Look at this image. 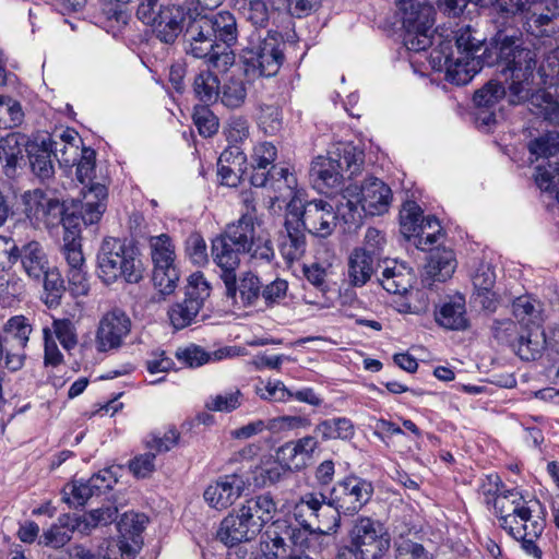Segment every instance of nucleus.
<instances>
[{"label": "nucleus", "instance_id": "1", "mask_svg": "<svg viewBox=\"0 0 559 559\" xmlns=\"http://www.w3.org/2000/svg\"><path fill=\"white\" fill-rule=\"evenodd\" d=\"M485 40L478 31L469 25L463 26L455 32L454 45L451 41L442 43L439 48L432 50L431 63L435 69L444 70L447 81L465 85L483 67H492L518 55L520 50H528L523 47L522 32L509 23L498 26L486 47Z\"/></svg>", "mask_w": 559, "mask_h": 559}, {"label": "nucleus", "instance_id": "2", "mask_svg": "<svg viewBox=\"0 0 559 559\" xmlns=\"http://www.w3.org/2000/svg\"><path fill=\"white\" fill-rule=\"evenodd\" d=\"M536 53L534 50H520L506 60L498 62L503 83L489 81L474 94L476 108H496L498 102L506 97L511 105L528 100L535 79Z\"/></svg>", "mask_w": 559, "mask_h": 559}, {"label": "nucleus", "instance_id": "3", "mask_svg": "<svg viewBox=\"0 0 559 559\" xmlns=\"http://www.w3.org/2000/svg\"><path fill=\"white\" fill-rule=\"evenodd\" d=\"M97 272L106 285L119 280L127 284H139L144 278L145 267L139 249L131 241L105 237L97 251Z\"/></svg>", "mask_w": 559, "mask_h": 559}, {"label": "nucleus", "instance_id": "4", "mask_svg": "<svg viewBox=\"0 0 559 559\" xmlns=\"http://www.w3.org/2000/svg\"><path fill=\"white\" fill-rule=\"evenodd\" d=\"M513 496L511 512L501 518V527L521 543L523 551L535 559H542L538 540L546 527V509L537 499L525 500L522 495Z\"/></svg>", "mask_w": 559, "mask_h": 559}, {"label": "nucleus", "instance_id": "5", "mask_svg": "<svg viewBox=\"0 0 559 559\" xmlns=\"http://www.w3.org/2000/svg\"><path fill=\"white\" fill-rule=\"evenodd\" d=\"M337 207V213L347 224H357L361 221V212L365 215H382L389 211L392 191L382 180L370 177L358 186L349 185L343 191Z\"/></svg>", "mask_w": 559, "mask_h": 559}, {"label": "nucleus", "instance_id": "6", "mask_svg": "<svg viewBox=\"0 0 559 559\" xmlns=\"http://www.w3.org/2000/svg\"><path fill=\"white\" fill-rule=\"evenodd\" d=\"M193 12L194 10L185 4L170 2L158 4V0H141L136 16L152 27L157 39L171 45L186 32Z\"/></svg>", "mask_w": 559, "mask_h": 559}, {"label": "nucleus", "instance_id": "7", "mask_svg": "<svg viewBox=\"0 0 559 559\" xmlns=\"http://www.w3.org/2000/svg\"><path fill=\"white\" fill-rule=\"evenodd\" d=\"M374 487L371 480L350 474L335 483L330 490V506L336 511L329 521H323L325 530L337 532L342 516H354L369 503Z\"/></svg>", "mask_w": 559, "mask_h": 559}, {"label": "nucleus", "instance_id": "8", "mask_svg": "<svg viewBox=\"0 0 559 559\" xmlns=\"http://www.w3.org/2000/svg\"><path fill=\"white\" fill-rule=\"evenodd\" d=\"M285 46L282 34L276 29H253L245 48L247 71L259 76L275 75L283 64Z\"/></svg>", "mask_w": 559, "mask_h": 559}, {"label": "nucleus", "instance_id": "9", "mask_svg": "<svg viewBox=\"0 0 559 559\" xmlns=\"http://www.w3.org/2000/svg\"><path fill=\"white\" fill-rule=\"evenodd\" d=\"M405 29L403 44L409 51L428 49L433 40L435 8L428 0H397Z\"/></svg>", "mask_w": 559, "mask_h": 559}, {"label": "nucleus", "instance_id": "10", "mask_svg": "<svg viewBox=\"0 0 559 559\" xmlns=\"http://www.w3.org/2000/svg\"><path fill=\"white\" fill-rule=\"evenodd\" d=\"M349 545L340 549L350 550L357 559H383L391 546V536L380 520L359 515L348 531Z\"/></svg>", "mask_w": 559, "mask_h": 559}, {"label": "nucleus", "instance_id": "11", "mask_svg": "<svg viewBox=\"0 0 559 559\" xmlns=\"http://www.w3.org/2000/svg\"><path fill=\"white\" fill-rule=\"evenodd\" d=\"M247 234L241 233L236 223L227 225L224 233L212 240L211 257L217 267V274L223 284L231 286L233 275L240 267L241 255L245 254Z\"/></svg>", "mask_w": 559, "mask_h": 559}, {"label": "nucleus", "instance_id": "12", "mask_svg": "<svg viewBox=\"0 0 559 559\" xmlns=\"http://www.w3.org/2000/svg\"><path fill=\"white\" fill-rule=\"evenodd\" d=\"M148 245L154 264L153 283L158 290L159 301L176 290L180 278L175 265V245L166 234L151 237Z\"/></svg>", "mask_w": 559, "mask_h": 559}, {"label": "nucleus", "instance_id": "13", "mask_svg": "<svg viewBox=\"0 0 559 559\" xmlns=\"http://www.w3.org/2000/svg\"><path fill=\"white\" fill-rule=\"evenodd\" d=\"M286 212L296 214L300 227L309 234L325 238L332 235L336 227L337 213L333 205L323 200H313L302 203L300 199L293 198L287 204Z\"/></svg>", "mask_w": 559, "mask_h": 559}, {"label": "nucleus", "instance_id": "14", "mask_svg": "<svg viewBox=\"0 0 559 559\" xmlns=\"http://www.w3.org/2000/svg\"><path fill=\"white\" fill-rule=\"evenodd\" d=\"M211 295V286L202 273H193L188 278L185 299L175 304L168 311L171 325L181 330L192 324Z\"/></svg>", "mask_w": 559, "mask_h": 559}, {"label": "nucleus", "instance_id": "15", "mask_svg": "<svg viewBox=\"0 0 559 559\" xmlns=\"http://www.w3.org/2000/svg\"><path fill=\"white\" fill-rule=\"evenodd\" d=\"M183 38L185 43L188 44L187 53L194 58L210 57L211 61L216 62L223 56L225 63L233 59L231 53L219 50L211 33L210 23L205 20V15L198 13L195 9L187 24Z\"/></svg>", "mask_w": 559, "mask_h": 559}, {"label": "nucleus", "instance_id": "16", "mask_svg": "<svg viewBox=\"0 0 559 559\" xmlns=\"http://www.w3.org/2000/svg\"><path fill=\"white\" fill-rule=\"evenodd\" d=\"M21 200L24 213L32 223L50 228L58 226L62 221L64 204L57 198L49 197L44 190L25 191Z\"/></svg>", "mask_w": 559, "mask_h": 559}, {"label": "nucleus", "instance_id": "17", "mask_svg": "<svg viewBox=\"0 0 559 559\" xmlns=\"http://www.w3.org/2000/svg\"><path fill=\"white\" fill-rule=\"evenodd\" d=\"M132 321L126 311L119 308L106 312L99 320L96 331V347L98 352L120 348L124 338L130 334Z\"/></svg>", "mask_w": 559, "mask_h": 559}, {"label": "nucleus", "instance_id": "18", "mask_svg": "<svg viewBox=\"0 0 559 559\" xmlns=\"http://www.w3.org/2000/svg\"><path fill=\"white\" fill-rule=\"evenodd\" d=\"M147 518L142 513L124 512L117 522L119 539L115 546L121 554V559H133L143 544L142 533Z\"/></svg>", "mask_w": 559, "mask_h": 559}, {"label": "nucleus", "instance_id": "19", "mask_svg": "<svg viewBox=\"0 0 559 559\" xmlns=\"http://www.w3.org/2000/svg\"><path fill=\"white\" fill-rule=\"evenodd\" d=\"M317 435H306L297 440H292L278 448L276 457L286 471L298 472L306 468L320 447Z\"/></svg>", "mask_w": 559, "mask_h": 559}, {"label": "nucleus", "instance_id": "20", "mask_svg": "<svg viewBox=\"0 0 559 559\" xmlns=\"http://www.w3.org/2000/svg\"><path fill=\"white\" fill-rule=\"evenodd\" d=\"M246 488V480L238 474L218 477L204 490L203 497L209 506L216 510H225L239 499Z\"/></svg>", "mask_w": 559, "mask_h": 559}, {"label": "nucleus", "instance_id": "21", "mask_svg": "<svg viewBox=\"0 0 559 559\" xmlns=\"http://www.w3.org/2000/svg\"><path fill=\"white\" fill-rule=\"evenodd\" d=\"M259 534L242 511L235 508L221 521L216 538L225 546L234 547L255 539Z\"/></svg>", "mask_w": 559, "mask_h": 559}, {"label": "nucleus", "instance_id": "22", "mask_svg": "<svg viewBox=\"0 0 559 559\" xmlns=\"http://www.w3.org/2000/svg\"><path fill=\"white\" fill-rule=\"evenodd\" d=\"M255 217L251 213L242 214L238 219V227L246 233L245 254L259 264L271 263L275 258V251L271 239L266 235L257 233L254 225Z\"/></svg>", "mask_w": 559, "mask_h": 559}, {"label": "nucleus", "instance_id": "23", "mask_svg": "<svg viewBox=\"0 0 559 559\" xmlns=\"http://www.w3.org/2000/svg\"><path fill=\"white\" fill-rule=\"evenodd\" d=\"M309 178L313 188L321 193H330L341 189L344 182L342 166L336 164L329 153L328 156L319 155L311 162Z\"/></svg>", "mask_w": 559, "mask_h": 559}, {"label": "nucleus", "instance_id": "24", "mask_svg": "<svg viewBox=\"0 0 559 559\" xmlns=\"http://www.w3.org/2000/svg\"><path fill=\"white\" fill-rule=\"evenodd\" d=\"M62 252L69 266L67 276L72 294L78 296L86 295L90 286L81 243L75 241L72 235H68Z\"/></svg>", "mask_w": 559, "mask_h": 559}, {"label": "nucleus", "instance_id": "25", "mask_svg": "<svg viewBox=\"0 0 559 559\" xmlns=\"http://www.w3.org/2000/svg\"><path fill=\"white\" fill-rule=\"evenodd\" d=\"M307 240L305 230L300 227L296 214L286 212L284 229L280 231L278 250L283 259L292 264L306 253Z\"/></svg>", "mask_w": 559, "mask_h": 559}, {"label": "nucleus", "instance_id": "26", "mask_svg": "<svg viewBox=\"0 0 559 559\" xmlns=\"http://www.w3.org/2000/svg\"><path fill=\"white\" fill-rule=\"evenodd\" d=\"M378 283L390 294H406L412 288L415 274L412 267L396 260L381 261Z\"/></svg>", "mask_w": 559, "mask_h": 559}, {"label": "nucleus", "instance_id": "27", "mask_svg": "<svg viewBox=\"0 0 559 559\" xmlns=\"http://www.w3.org/2000/svg\"><path fill=\"white\" fill-rule=\"evenodd\" d=\"M225 296L231 300L233 305L243 308L257 306L261 297L262 284L260 277L248 271L243 272L239 277L233 275L231 286L224 284Z\"/></svg>", "mask_w": 559, "mask_h": 559}, {"label": "nucleus", "instance_id": "28", "mask_svg": "<svg viewBox=\"0 0 559 559\" xmlns=\"http://www.w3.org/2000/svg\"><path fill=\"white\" fill-rule=\"evenodd\" d=\"M51 144L43 138L26 145V154L32 175L44 185H49L56 174Z\"/></svg>", "mask_w": 559, "mask_h": 559}, {"label": "nucleus", "instance_id": "29", "mask_svg": "<svg viewBox=\"0 0 559 559\" xmlns=\"http://www.w3.org/2000/svg\"><path fill=\"white\" fill-rule=\"evenodd\" d=\"M436 322L452 331H465L469 328L466 300L462 294L448 296L435 311Z\"/></svg>", "mask_w": 559, "mask_h": 559}, {"label": "nucleus", "instance_id": "30", "mask_svg": "<svg viewBox=\"0 0 559 559\" xmlns=\"http://www.w3.org/2000/svg\"><path fill=\"white\" fill-rule=\"evenodd\" d=\"M21 262L24 272L33 280H41L49 267L48 258L41 243L37 240L23 241L20 238L16 263Z\"/></svg>", "mask_w": 559, "mask_h": 559}, {"label": "nucleus", "instance_id": "31", "mask_svg": "<svg viewBox=\"0 0 559 559\" xmlns=\"http://www.w3.org/2000/svg\"><path fill=\"white\" fill-rule=\"evenodd\" d=\"M238 508L259 533L265 524L274 519L277 512V503L270 493L246 499Z\"/></svg>", "mask_w": 559, "mask_h": 559}, {"label": "nucleus", "instance_id": "32", "mask_svg": "<svg viewBox=\"0 0 559 559\" xmlns=\"http://www.w3.org/2000/svg\"><path fill=\"white\" fill-rule=\"evenodd\" d=\"M381 261L372 259L365 251L353 250L348 257L346 282L352 287H362L378 275Z\"/></svg>", "mask_w": 559, "mask_h": 559}, {"label": "nucleus", "instance_id": "33", "mask_svg": "<svg viewBox=\"0 0 559 559\" xmlns=\"http://www.w3.org/2000/svg\"><path fill=\"white\" fill-rule=\"evenodd\" d=\"M210 23V29L213 34L219 50H226L237 43L238 28L237 21L229 11H219L212 14H204Z\"/></svg>", "mask_w": 559, "mask_h": 559}, {"label": "nucleus", "instance_id": "34", "mask_svg": "<svg viewBox=\"0 0 559 559\" xmlns=\"http://www.w3.org/2000/svg\"><path fill=\"white\" fill-rule=\"evenodd\" d=\"M107 188L102 183H93L83 194L80 207H76L84 226L97 224L106 211Z\"/></svg>", "mask_w": 559, "mask_h": 559}, {"label": "nucleus", "instance_id": "35", "mask_svg": "<svg viewBox=\"0 0 559 559\" xmlns=\"http://www.w3.org/2000/svg\"><path fill=\"white\" fill-rule=\"evenodd\" d=\"M336 164L342 166V173L348 179L360 174L365 163V152L352 142H337L329 151Z\"/></svg>", "mask_w": 559, "mask_h": 559}, {"label": "nucleus", "instance_id": "36", "mask_svg": "<svg viewBox=\"0 0 559 559\" xmlns=\"http://www.w3.org/2000/svg\"><path fill=\"white\" fill-rule=\"evenodd\" d=\"M277 156L276 147L270 142H263L254 146L251 156L252 174L250 182L252 186L262 188L267 186V170Z\"/></svg>", "mask_w": 559, "mask_h": 559}, {"label": "nucleus", "instance_id": "37", "mask_svg": "<svg viewBox=\"0 0 559 559\" xmlns=\"http://www.w3.org/2000/svg\"><path fill=\"white\" fill-rule=\"evenodd\" d=\"M546 346L544 330L539 324H527V328L521 329L519 341L513 348L523 360H536L540 357Z\"/></svg>", "mask_w": 559, "mask_h": 559}, {"label": "nucleus", "instance_id": "38", "mask_svg": "<svg viewBox=\"0 0 559 559\" xmlns=\"http://www.w3.org/2000/svg\"><path fill=\"white\" fill-rule=\"evenodd\" d=\"M118 512L117 506L107 502L99 508L90 510L82 516L75 515L74 526L78 533L90 535L93 530L114 523L118 519Z\"/></svg>", "mask_w": 559, "mask_h": 559}, {"label": "nucleus", "instance_id": "39", "mask_svg": "<svg viewBox=\"0 0 559 559\" xmlns=\"http://www.w3.org/2000/svg\"><path fill=\"white\" fill-rule=\"evenodd\" d=\"M320 442L330 440L349 441L355 436V426L347 417H334L320 420L313 429Z\"/></svg>", "mask_w": 559, "mask_h": 559}, {"label": "nucleus", "instance_id": "40", "mask_svg": "<svg viewBox=\"0 0 559 559\" xmlns=\"http://www.w3.org/2000/svg\"><path fill=\"white\" fill-rule=\"evenodd\" d=\"M528 100L534 107L535 115L543 117L551 124L559 126V94H551L545 90L535 91L533 86Z\"/></svg>", "mask_w": 559, "mask_h": 559}, {"label": "nucleus", "instance_id": "41", "mask_svg": "<svg viewBox=\"0 0 559 559\" xmlns=\"http://www.w3.org/2000/svg\"><path fill=\"white\" fill-rule=\"evenodd\" d=\"M75 515L62 514L58 518V523L50 526L41 538L43 543L51 548H61L71 539V534L78 532L74 526Z\"/></svg>", "mask_w": 559, "mask_h": 559}, {"label": "nucleus", "instance_id": "42", "mask_svg": "<svg viewBox=\"0 0 559 559\" xmlns=\"http://www.w3.org/2000/svg\"><path fill=\"white\" fill-rule=\"evenodd\" d=\"M552 5L550 1L547 3L545 10L540 13H532L526 22L525 29L534 35L535 37L550 36L555 34L557 27V21L559 20L557 14L552 12Z\"/></svg>", "mask_w": 559, "mask_h": 559}, {"label": "nucleus", "instance_id": "43", "mask_svg": "<svg viewBox=\"0 0 559 559\" xmlns=\"http://www.w3.org/2000/svg\"><path fill=\"white\" fill-rule=\"evenodd\" d=\"M219 80L210 70H202L193 79L195 97L204 104H213L219 97Z\"/></svg>", "mask_w": 559, "mask_h": 559}, {"label": "nucleus", "instance_id": "44", "mask_svg": "<svg viewBox=\"0 0 559 559\" xmlns=\"http://www.w3.org/2000/svg\"><path fill=\"white\" fill-rule=\"evenodd\" d=\"M307 509L310 516L314 518L318 522L317 531L322 534L334 533L332 530H325V519H320L322 511H332L333 506H330V496L325 497L323 493L309 492L300 499V510ZM330 519H326L329 521Z\"/></svg>", "mask_w": 559, "mask_h": 559}, {"label": "nucleus", "instance_id": "45", "mask_svg": "<svg viewBox=\"0 0 559 559\" xmlns=\"http://www.w3.org/2000/svg\"><path fill=\"white\" fill-rule=\"evenodd\" d=\"M247 98L246 83L240 78H229L219 85L221 103L230 109L240 108Z\"/></svg>", "mask_w": 559, "mask_h": 559}, {"label": "nucleus", "instance_id": "46", "mask_svg": "<svg viewBox=\"0 0 559 559\" xmlns=\"http://www.w3.org/2000/svg\"><path fill=\"white\" fill-rule=\"evenodd\" d=\"M528 152L535 156V160H551L559 153V132L548 131L530 141Z\"/></svg>", "mask_w": 559, "mask_h": 559}, {"label": "nucleus", "instance_id": "47", "mask_svg": "<svg viewBox=\"0 0 559 559\" xmlns=\"http://www.w3.org/2000/svg\"><path fill=\"white\" fill-rule=\"evenodd\" d=\"M534 180L542 191L555 194L559 187V163L542 160L535 167Z\"/></svg>", "mask_w": 559, "mask_h": 559}, {"label": "nucleus", "instance_id": "48", "mask_svg": "<svg viewBox=\"0 0 559 559\" xmlns=\"http://www.w3.org/2000/svg\"><path fill=\"white\" fill-rule=\"evenodd\" d=\"M24 111L21 104L10 96L0 95V129H12L22 124Z\"/></svg>", "mask_w": 559, "mask_h": 559}, {"label": "nucleus", "instance_id": "49", "mask_svg": "<svg viewBox=\"0 0 559 559\" xmlns=\"http://www.w3.org/2000/svg\"><path fill=\"white\" fill-rule=\"evenodd\" d=\"M62 500L71 508L83 507L87 500L96 496L87 480L74 479L67 484L62 490Z\"/></svg>", "mask_w": 559, "mask_h": 559}, {"label": "nucleus", "instance_id": "50", "mask_svg": "<svg viewBox=\"0 0 559 559\" xmlns=\"http://www.w3.org/2000/svg\"><path fill=\"white\" fill-rule=\"evenodd\" d=\"M41 278H44V290L46 295L45 304L50 308L57 307L66 289L61 274L56 269L47 267Z\"/></svg>", "mask_w": 559, "mask_h": 559}, {"label": "nucleus", "instance_id": "51", "mask_svg": "<svg viewBox=\"0 0 559 559\" xmlns=\"http://www.w3.org/2000/svg\"><path fill=\"white\" fill-rule=\"evenodd\" d=\"M491 333L498 343L515 348L521 328L511 319H496L491 325Z\"/></svg>", "mask_w": 559, "mask_h": 559}, {"label": "nucleus", "instance_id": "52", "mask_svg": "<svg viewBox=\"0 0 559 559\" xmlns=\"http://www.w3.org/2000/svg\"><path fill=\"white\" fill-rule=\"evenodd\" d=\"M423 218V210L415 201H406L400 211L402 233L409 237L418 231Z\"/></svg>", "mask_w": 559, "mask_h": 559}, {"label": "nucleus", "instance_id": "53", "mask_svg": "<svg viewBox=\"0 0 559 559\" xmlns=\"http://www.w3.org/2000/svg\"><path fill=\"white\" fill-rule=\"evenodd\" d=\"M242 14L254 29H267L270 13L264 0H249L242 5Z\"/></svg>", "mask_w": 559, "mask_h": 559}, {"label": "nucleus", "instance_id": "54", "mask_svg": "<svg viewBox=\"0 0 559 559\" xmlns=\"http://www.w3.org/2000/svg\"><path fill=\"white\" fill-rule=\"evenodd\" d=\"M3 331L16 341L17 348L24 350L32 333V325L25 317L16 316L7 321Z\"/></svg>", "mask_w": 559, "mask_h": 559}, {"label": "nucleus", "instance_id": "55", "mask_svg": "<svg viewBox=\"0 0 559 559\" xmlns=\"http://www.w3.org/2000/svg\"><path fill=\"white\" fill-rule=\"evenodd\" d=\"M242 394L239 390L211 395L205 407L211 412L230 413L241 405Z\"/></svg>", "mask_w": 559, "mask_h": 559}, {"label": "nucleus", "instance_id": "56", "mask_svg": "<svg viewBox=\"0 0 559 559\" xmlns=\"http://www.w3.org/2000/svg\"><path fill=\"white\" fill-rule=\"evenodd\" d=\"M455 270V261L451 257L444 259L432 260L427 271L428 277L423 280L426 286H431L432 282H445L450 278Z\"/></svg>", "mask_w": 559, "mask_h": 559}, {"label": "nucleus", "instance_id": "57", "mask_svg": "<svg viewBox=\"0 0 559 559\" xmlns=\"http://www.w3.org/2000/svg\"><path fill=\"white\" fill-rule=\"evenodd\" d=\"M513 316L518 319L520 328H527V324H538L535 319L537 311L530 296H520L512 304Z\"/></svg>", "mask_w": 559, "mask_h": 559}, {"label": "nucleus", "instance_id": "58", "mask_svg": "<svg viewBox=\"0 0 559 559\" xmlns=\"http://www.w3.org/2000/svg\"><path fill=\"white\" fill-rule=\"evenodd\" d=\"M287 292L288 282L283 278H275L265 286H262L260 299L263 300L267 308H273L285 300Z\"/></svg>", "mask_w": 559, "mask_h": 559}, {"label": "nucleus", "instance_id": "59", "mask_svg": "<svg viewBox=\"0 0 559 559\" xmlns=\"http://www.w3.org/2000/svg\"><path fill=\"white\" fill-rule=\"evenodd\" d=\"M46 142H49L51 144L52 148V156L58 159L60 165L64 166H74L78 157L81 153H79V144L78 143H70V145L63 144L58 142L56 139V135H48L47 138H44Z\"/></svg>", "mask_w": 559, "mask_h": 559}, {"label": "nucleus", "instance_id": "60", "mask_svg": "<svg viewBox=\"0 0 559 559\" xmlns=\"http://www.w3.org/2000/svg\"><path fill=\"white\" fill-rule=\"evenodd\" d=\"M192 118L202 136L210 138L218 131V118L207 107L195 108Z\"/></svg>", "mask_w": 559, "mask_h": 559}, {"label": "nucleus", "instance_id": "61", "mask_svg": "<svg viewBox=\"0 0 559 559\" xmlns=\"http://www.w3.org/2000/svg\"><path fill=\"white\" fill-rule=\"evenodd\" d=\"M20 238L0 234V271H9L16 264Z\"/></svg>", "mask_w": 559, "mask_h": 559}, {"label": "nucleus", "instance_id": "62", "mask_svg": "<svg viewBox=\"0 0 559 559\" xmlns=\"http://www.w3.org/2000/svg\"><path fill=\"white\" fill-rule=\"evenodd\" d=\"M224 133L228 144L239 145L249 136V122L242 116H233L228 119Z\"/></svg>", "mask_w": 559, "mask_h": 559}, {"label": "nucleus", "instance_id": "63", "mask_svg": "<svg viewBox=\"0 0 559 559\" xmlns=\"http://www.w3.org/2000/svg\"><path fill=\"white\" fill-rule=\"evenodd\" d=\"M175 356L185 366L190 368L200 367L211 360V354L194 344H190L185 348H178Z\"/></svg>", "mask_w": 559, "mask_h": 559}, {"label": "nucleus", "instance_id": "64", "mask_svg": "<svg viewBox=\"0 0 559 559\" xmlns=\"http://www.w3.org/2000/svg\"><path fill=\"white\" fill-rule=\"evenodd\" d=\"M53 333L66 350H71L78 344L75 328L70 319H55L52 322Z\"/></svg>", "mask_w": 559, "mask_h": 559}]
</instances>
